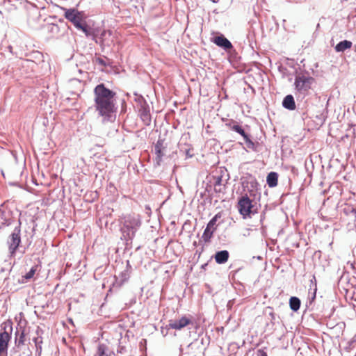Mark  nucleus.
<instances>
[{
  "label": "nucleus",
  "instance_id": "21",
  "mask_svg": "<svg viewBox=\"0 0 356 356\" xmlns=\"http://www.w3.org/2000/svg\"><path fill=\"white\" fill-rule=\"evenodd\" d=\"M244 140L245 142L247 148H248L254 152H258V147L259 145V143L253 142L250 139V136H248L245 138H244Z\"/></svg>",
  "mask_w": 356,
  "mask_h": 356
},
{
  "label": "nucleus",
  "instance_id": "3",
  "mask_svg": "<svg viewBox=\"0 0 356 356\" xmlns=\"http://www.w3.org/2000/svg\"><path fill=\"white\" fill-rule=\"evenodd\" d=\"M64 11V17L77 28L81 23L86 21L87 15L83 11H79L76 8H62Z\"/></svg>",
  "mask_w": 356,
  "mask_h": 356
},
{
  "label": "nucleus",
  "instance_id": "22",
  "mask_svg": "<svg viewBox=\"0 0 356 356\" xmlns=\"http://www.w3.org/2000/svg\"><path fill=\"white\" fill-rule=\"evenodd\" d=\"M129 278V273L127 270H124L121 272L118 277H116V279L118 282H119L120 284H122L124 282L128 280Z\"/></svg>",
  "mask_w": 356,
  "mask_h": 356
},
{
  "label": "nucleus",
  "instance_id": "28",
  "mask_svg": "<svg viewBox=\"0 0 356 356\" xmlns=\"http://www.w3.org/2000/svg\"><path fill=\"white\" fill-rule=\"evenodd\" d=\"M163 143H164V141L162 139H159L156 142V143L154 145V150H161V149H163L165 148L164 145H163Z\"/></svg>",
  "mask_w": 356,
  "mask_h": 356
},
{
  "label": "nucleus",
  "instance_id": "1",
  "mask_svg": "<svg viewBox=\"0 0 356 356\" xmlns=\"http://www.w3.org/2000/svg\"><path fill=\"white\" fill-rule=\"evenodd\" d=\"M115 92L99 83L94 89L95 108L98 115L102 117V122H113L115 119Z\"/></svg>",
  "mask_w": 356,
  "mask_h": 356
},
{
  "label": "nucleus",
  "instance_id": "24",
  "mask_svg": "<svg viewBox=\"0 0 356 356\" xmlns=\"http://www.w3.org/2000/svg\"><path fill=\"white\" fill-rule=\"evenodd\" d=\"M107 346L105 344L101 343L98 346L97 354L99 356H110L106 353Z\"/></svg>",
  "mask_w": 356,
  "mask_h": 356
},
{
  "label": "nucleus",
  "instance_id": "10",
  "mask_svg": "<svg viewBox=\"0 0 356 356\" xmlns=\"http://www.w3.org/2000/svg\"><path fill=\"white\" fill-rule=\"evenodd\" d=\"M217 215L212 218L208 222L202 238L205 242H209L213 236L214 231L216 230V223L217 221Z\"/></svg>",
  "mask_w": 356,
  "mask_h": 356
},
{
  "label": "nucleus",
  "instance_id": "13",
  "mask_svg": "<svg viewBox=\"0 0 356 356\" xmlns=\"http://www.w3.org/2000/svg\"><path fill=\"white\" fill-rule=\"evenodd\" d=\"M282 106L289 111L296 109V102L292 95H287L282 101Z\"/></svg>",
  "mask_w": 356,
  "mask_h": 356
},
{
  "label": "nucleus",
  "instance_id": "19",
  "mask_svg": "<svg viewBox=\"0 0 356 356\" xmlns=\"http://www.w3.org/2000/svg\"><path fill=\"white\" fill-rule=\"evenodd\" d=\"M278 174L275 172H270L268 174L266 182L269 187L273 188L277 185Z\"/></svg>",
  "mask_w": 356,
  "mask_h": 356
},
{
  "label": "nucleus",
  "instance_id": "25",
  "mask_svg": "<svg viewBox=\"0 0 356 356\" xmlns=\"http://www.w3.org/2000/svg\"><path fill=\"white\" fill-rule=\"evenodd\" d=\"M154 152L156 154V158H155L156 164V165H160L162 161V157L164 155L163 153V149L154 150Z\"/></svg>",
  "mask_w": 356,
  "mask_h": 356
},
{
  "label": "nucleus",
  "instance_id": "34",
  "mask_svg": "<svg viewBox=\"0 0 356 356\" xmlns=\"http://www.w3.org/2000/svg\"><path fill=\"white\" fill-rule=\"evenodd\" d=\"M269 315L271 316V321L275 320V314H274V313L273 312H270L269 313Z\"/></svg>",
  "mask_w": 356,
  "mask_h": 356
},
{
  "label": "nucleus",
  "instance_id": "32",
  "mask_svg": "<svg viewBox=\"0 0 356 356\" xmlns=\"http://www.w3.org/2000/svg\"><path fill=\"white\" fill-rule=\"evenodd\" d=\"M257 356H268L266 352H265L264 350H259L257 351Z\"/></svg>",
  "mask_w": 356,
  "mask_h": 356
},
{
  "label": "nucleus",
  "instance_id": "23",
  "mask_svg": "<svg viewBox=\"0 0 356 356\" xmlns=\"http://www.w3.org/2000/svg\"><path fill=\"white\" fill-rule=\"evenodd\" d=\"M18 332L15 333L16 337H15V344L17 347H19L20 346L24 345V341H25V334L24 331L23 330L20 334L19 337H17Z\"/></svg>",
  "mask_w": 356,
  "mask_h": 356
},
{
  "label": "nucleus",
  "instance_id": "33",
  "mask_svg": "<svg viewBox=\"0 0 356 356\" xmlns=\"http://www.w3.org/2000/svg\"><path fill=\"white\" fill-rule=\"evenodd\" d=\"M316 284V278H315V276H313V278L311 280L310 287L312 288V286L314 287V284Z\"/></svg>",
  "mask_w": 356,
  "mask_h": 356
},
{
  "label": "nucleus",
  "instance_id": "9",
  "mask_svg": "<svg viewBox=\"0 0 356 356\" xmlns=\"http://www.w3.org/2000/svg\"><path fill=\"white\" fill-rule=\"evenodd\" d=\"M211 42L227 52L234 49L232 42L222 34L212 38Z\"/></svg>",
  "mask_w": 356,
  "mask_h": 356
},
{
  "label": "nucleus",
  "instance_id": "31",
  "mask_svg": "<svg viewBox=\"0 0 356 356\" xmlns=\"http://www.w3.org/2000/svg\"><path fill=\"white\" fill-rule=\"evenodd\" d=\"M316 290H317L316 284H314V291H313L312 296V297L310 298V302H312L316 298Z\"/></svg>",
  "mask_w": 356,
  "mask_h": 356
},
{
  "label": "nucleus",
  "instance_id": "30",
  "mask_svg": "<svg viewBox=\"0 0 356 356\" xmlns=\"http://www.w3.org/2000/svg\"><path fill=\"white\" fill-rule=\"evenodd\" d=\"M186 154V156L187 158H191L193 156V154L191 153V149L190 148H186L183 150Z\"/></svg>",
  "mask_w": 356,
  "mask_h": 356
},
{
  "label": "nucleus",
  "instance_id": "18",
  "mask_svg": "<svg viewBox=\"0 0 356 356\" xmlns=\"http://www.w3.org/2000/svg\"><path fill=\"white\" fill-rule=\"evenodd\" d=\"M213 186L216 193H224L225 184H222V176L214 177Z\"/></svg>",
  "mask_w": 356,
  "mask_h": 356
},
{
  "label": "nucleus",
  "instance_id": "11",
  "mask_svg": "<svg viewBox=\"0 0 356 356\" xmlns=\"http://www.w3.org/2000/svg\"><path fill=\"white\" fill-rule=\"evenodd\" d=\"M141 98L143 99V97H141ZM143 100V104H141L140 108L139 109V115L141 120L145 122V124L148 125L151 122V115L147 102L144 99Z\"/></svg>",
  "mask_w": 356,
  "mask_h": 356
},
{
  "label": "nucleus",
  "instance_id": "4",
  "mask_svg": "<svg viewBox=\"0 0 356 356\" xmlns=\"http://www.w3.org/2000/svg\"><path fill=\"white\" fill-rule=\"evenodd\" d=\"M2 331L0 333V356H7L8 342L11 339L13 327L11 325H1Z\"/></svg>",
  "mask_w": 356,
  "mask_h": 356
},
{
  "label": "nucleus",
  "instance_id": "14",
  "mask_svg": "<svg viewBox=\"0 0 356 356\" xmlns=\"http://www.w3.org/2000/svg\"><path fill=\"white\" fill-rule=\"evenodd\" d=\"M226 126L229 127L232 131L239 134L243 138V139L249 136L245 133L242 127L235 122L227 123Z\"/></svg>",
  "mask_w": 356,
  "mask_h": 356
},
{
  "label": "nucleus",
  "instance_id": "2",
  "mask_svg": "<svg viewBox=\"0 0 356 356\" xmlns=\"http://www.w3.org/2000/svg\"><path fill=\"white\" fill-rule=\"evenodd\" d=\"M141 219L139 215L129 214L125 216L120 221L121 238L126 241L127 244L132 242L136 232L141 226Z\"/></svg>",
  "mask_w": 356,
  "mask_h": 356
},
{
  "label": "nucleus",
  "instance_id": "5",
  "mask_svg": "<svg viewBox=\"0 0 356 356\" xmlns=\"http://www.w3.org/2000/svg\"><path fill=\"white\" fill-rule=\"evenodd\" d=\"M20 232L19 224L17 227H15L13 232L7 239L10 257H14L15 256L16 251L19 246L21 243Z\"/></svg>",
  "mask_w": 356,
  "mask_h": 356
},
{
  "label": "nucleus",
  "instance_id": "15",
  "mask_svg": "<svg viewBox=\"0 0 356 356\" xmlns=\"http://www.w3.org/2000/svg\"><path fill=\"white\" fill-rule=\"evenodd\" d=\"M10 223L11 219L8 218V212L5 211L0 207V229L10 225Z\"/></svg>",
  "mask_w": 356,
  "mask_h": 356
},
{
  "label": "nucleus",
  "instance_id": "26",
  "mask_svg": "<svg viewBox=\"0 0 356 356\" xmlns=\"http://www.w3.org/2000/svg\"><path fill=\"white\" fill-rule=\"evenodd\" d=\"M35 271H36V266H33V267L30 269V270H29L28 273H26L25 274V275L24 276V277L26 280H30V279H31V278L33 277V275H34V274H35Z\"/></svg>",
  "mask_w": 356,
  "mask_h": 356
},
{
  "label": "nucleus",
  "instance_id": "7",
  "mask_svg": "<svg viewBox=\"0 0 356 356\" xmlns=\"http://www.w3.org/2000/svg\"><path fill=\"white\" fill-rule=\"evenodd\" d=\"M313 81L314 78L299 74L296 76L294 85L298 92L305 93L311 88Z\"/></svg>",
  "mask_w": 356,
  "mask_h": 356
},
{
  "label": "nucleus",
  "instance_id": "27",
  "mask_svg": "<svg viewBox=\"0 0 356 356\" xmlns=\"http://www.w3.org/2000/svg\"><path fill=\"white\" fill-rule=\"evenodd\" d=\"M33 341H34L35 344L36 352L38 353L39 355H40L41 351H42V346H41V343L42 342V339H40L39 341L38 338H34Z\"/></svg>",
  "mask_w": 356,
  "mask_h": 356
},
{
  "label": "nucleus",
  "instance_id": "16",
  "mask_svg": "<svg viewBox=\"0 0 356 356\" xmlns=\"http://www.w3.org/2000/svg\"><path fill=\"white\" fill-rule=\"evenodd\" d=\"M353 42L350 40H344L340 41L334 47L337 52H344L346 50L352 47Z\"/></svg>",
  "mask_w": 356,
  "mask_h": 356
},
{
  "label": "nucleus",
  "instance_id": "35",
  "mask_svg": "<svg viewBox=\"0 0 356 356\" xmlns=\"http://www.w3.org/2000/svg\"><path fill=\"white\" fill-rule=\"evenodd\" d=\"M6 269L3 267L0 266V273H3Z\"/></svg>",
  "mask_w": 356,
  "mask_h": 356
},
{
  "label": "nucleus",
  "instance_id": "29",
  "mask_svg": "<svg viewBox=\"0 0 356 356\" xmlns=\"http://www.w3.org/2000/svg\"><path fill=\"white\" fill-rule=\"evenodd\" d=\"M95 61L97 63H98L102 67H106L108 65V63L104 60V59L100 57L96 58Z\"/></svg>",
  "mask_w": 356,
  "mask_h": 356
},
{
  "label": "nucleus",
  "instance_id": "8",
  "mask_svg": "<svg viewBox=\"0 0 356 356\" xmlns=\"http://www.w3.org/2000/svg\"><path fill=\"white\" fill-rule=\"evenodd\" d=\"M193 325V322L191 318L184 316L179 319H172L167 325L169 328L174 330H181L187 325Z\"/></svg>",
  "mask_w": 356,
  "mask_h": 356
},
{
  "label": "nucleus",
  "instance_id": "12",
  "mask_svg": "<svg viewBox=\"0 0 356 356\" xmlns=\"http://www.w3.org/2000/svg\"><path fill=\"white\" fill-rule=\"evenodd\" d=\"M229 253L227 250H220L216 252L215 261L218 264H223L228 261Z\"/></svg>",
  "mask_w": 356,
  "mask_h": 356
},
{
  "label": "nucleus",
  "instance_id": "6",
  "mask_svg": "<svg viewBox=\"0 0 356 356\" xmlns=\"http://www.w3.org/2000/svg\"><path fill=\"white\" fill-rule=\"evenodd\" d=\"M252 202L248 195H243L239 198L238 202V209L241 215L243 216V218L250 217L251 214H253L252 211Z\"/></svg>",
  "mask_w": 356,
  "mask_h": 356
},
{
  "label": "nucleus",
  "instance_id": "17",
  "mask_svg": "<svg viewBox=\"0 0 356 356\" xmlns=\"http://www.w3.org/2000/svg\"><path fill=\"white\" fill-rule=\"evenodd\" d=\"M76 29L82 31L87 38H91L92 40H95V35L93 33V31L86 24V21L83 23H81Z\"/></svg>",
  "mask_w": 356,
  "mask_h": 356
},
{
  "label": "nucleus",
  "instance_id": "20",
  "mask_svg": "<svg viewBox=\"0 0 356 356\" xmlns=\"http://www.w3.org/2000/svg\"><path fill=\"white\" fill-rule=\"evenodd\" d=\"M289 306L291 310L297 312L300 307V300L295 296L291 297L289 299Z\"/></svg>",
  "mask_w": 356,
  "mask_h": 356
}]
</instances>
